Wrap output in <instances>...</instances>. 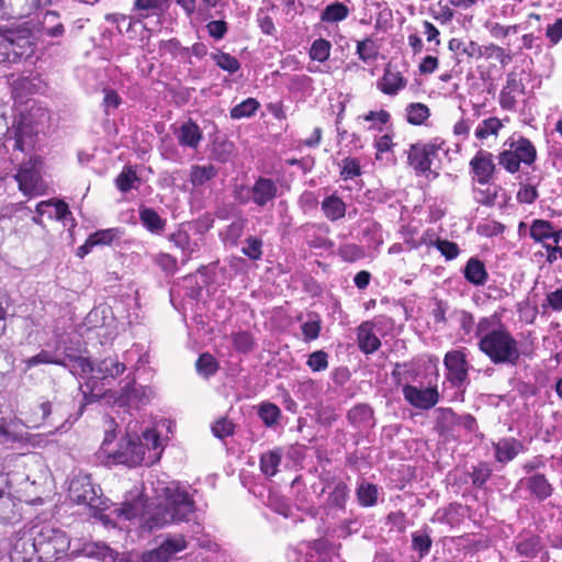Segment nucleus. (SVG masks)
<instances>
[{"label": "nucleus", "instance_id": "ddd939ff", "mask_svg": "<svg viewBox=\"0 0 562 562\" xmlns=\"http://www.w3.org/2000/svg\"><path fill=\"white\" fill-rule=\"evenodd\" d=\"M517 487H525L530 496L538 502L548 499L552 496L554 491L552 484L542 473H536L520 479L517 483Z\"/></svg>", "mask_w": 562, "mask_h": 562}, {"label": "nucleus", "instance_id": "b1692460", "mask_svg": "<svg viewBox=\"0 0 562 562\" xmlns=\"http://www.w3.org/2000/svg\"><path fill=\"white\" fill-rule=\"evenodd\" d=\"M464 279L473 285H484L488 279L485 265L477 258L472 257L468 260L463 269Z\"/></svg>", "mask_w": 562, "mask_h": 562}, {"label": "nucleus", "instance_id": "e433bc0d", "mask_svg": "<svg viewBox=\"0 0 562 562\" xmlns=\"http://www.w3.org/2000/svg\"><path fill=\"white\" fill-rule=\"evenodd\" d=\"M111 310L108 306H99L91 310L85 318V326L87 329H95L108 326L110 321Z\"/></svg>", "mask_w": 562, "mask_h": 562}, {"label": "nucleus", "instance_id": "393cba45", "mask_svg": "<svg viewBox=\"0 0 562 562\" xmlns=\"http://www.w3.org/2000/svg\"><path fill=\"white\" fill-rule=\"evenodd\" d=\"M405 85L406 80L403 76L390 67L385 68L382 79L378 82L380 90L389 95L396 94L398 90L405 87Z\"/></svg>", "mask_w": 562, "mask_h": 562}, {"label": "nucleus", "instance_id": "5fc2aeb1", "mask_svg": "<svg viewBox=\"0 0 562 562\" xmlns=\"http://www.w3.org/2000/svg\"><path fill=\"white\" fill-rule=\"evenodd\" d=\"M263 241L257 236H249L245 239V245L241 248V254L250 260H260L262 257Z\"/></svg>", "mask_w": 562, "mask_h": 562}, {"label": "nucleus", "instance_id": "e2e57ef3", "mask_svg": "<svg viewBox=\"0 0 562 562\" xmlns=\"http://www.w3.org/2000/svg\"><path fill=\"white\" fill-rule=\"evenodd\" d=\"M245 222L244 221H234L232 222L225 229L224 240L228 243L231 246H237L238 240L244 234Z\"/></svg>", "mask_w": 562, "mask_h": 562}, {"label": "nucleus", "instance_id": "6ab92c4d", "mask_svg": "<svg viewBox=\"0 0 562 562\" xmlns=\"http://www.w3.org/2000/svg\"><path fill=\"white\" fill-rule=\"evenodd\" d=\"M175 135L180 146L192 149H196L203 139V133L193 120L183 123L175 131Z\"/></svg>", "mask_w": 562, "mask_h": 562}, {"label": "nucleus", "instance_id": "4468645a", "mask_svg": "<svg viewBox=\"0 0 562 562\" xmlns=\"http://www.w3.org/2000/svg\"><path fill=\"white\" fill-rule=\"evenodd\" d=\"M470 169L480 184H487L493 178L495 164L493 154L480 149L470 160Z\"/></svg>", "mask_w": 562, "mask_h": 562}, {"label": "nucleus", "instance_id": "338daca9", "mask_svg": "<svg viewBox=\"0 0 562 562\" xmlns=\"http://www.w3.org/2000/svg\"><path fill=\"white\" fill-rule=\"evenodd\" d=\"M235 431V425L227 418H220L212 425V432L218 439L229 437Z\"/></svg>", "mask_w": 562, "mask_h": 562}, {"label": "nucleus", "instance_id": "f8f14e48", "mask_svg": "<svg viewBox=\"0 0 562 562\" xmlns=\"http://www.w3.org/2000/svg\"><path fill=\"white\" fill-rule=\"evenodd\" d=\"M278 190L277 182L273 179L258 177L251 186L252 203L260 209L272 205L278 196Z\"/></svg>", "mask_w": 562, "mask_h": 562}, {"label": "nucleus", "instance_id": "dca6fc26", "mask_svg": "<svg viewBox=\"0 0 562 562\" xmlns=\"http://www.w3.org/2000/svg\"><path fill=\"white\" fill-rule=\"evenodd\" d=\"M348 423L358 430L371 429L375 426L374 411L366 403L352 406L346 415Z\"/></svg>", "mask_w": 562, "mask_h": 562}, {"label": "nucleus", "instance_id": "4d7b16f0", "mask_svg": "<svg viewBox=\"0 0 562 562\" xmlns=\"http://www.w3.org/2000/svg\"><path fill=\"white\" fill-rule=\"evenodd\" d=\"M321 328H322L321 317H319V315L314 314V313L310 314L308 321L303 323L301 326L304 339L307 341L318 338Z\"/></svg>", "mask_w": 562, "mask_h": 562}, {"label": "nucleus", "instance_id": "13d9d810", "mask_svg": "<svg viewBox=\"0 0 562 562\" xmlns=\"http://www.w3.org/2000/svg\"><path fill=\"white\" fill-rule=\"evenodd\" d=\"M457 314H458V321L460 324V328L463 331V336L467 337L463 339L465 341H471L473 338H475V329H476V324L474 322L473 315L467 311H459Z\"/></svg>", "mask_w": 562, "mask_h": 562}, {"label": "nucleus", "instance_id": "bf43d9fd", "mask_svg": "<svg viewBox=\"0 0 562 562\" xmlns=\"http://www.w3.org/2000/svg\"><path fill=\"white\" fill-rule=\"evenodd\" d=\"M121 232L119 228L100 229L91 234L88 238L90 244L98 245H110L114 239L119 238Z\"/></svg>", "mask_w": 562, "mask_h": 562}, {"label": "nucleus", "instance_id": "0eeeda50", "mask_svg": "<svg viewBox=\"0 0 562 562\" xmlns=\"http://www.w3.org/2000/svg\"><path fill=\"white\" fill-rule=\"evenodd\" d=\"M109 453L113 457L115 462L133 467L138 464L147 467V460H149L144 447L137 441V436L131 435L122 440L116 451Z\"/></svg>", "mask_w": 562, "mask_h": 562}, {"label": "nucleus", "instance_id": "864d4df0", "mask_svg": "<svg viewBox=\"0 0 562 562\" xmlns=\"http://www.w3.org/2000/svg\"><path fill=\"white\" fill-rule=\"evenodd\" d=\"M135 182H139L135 170L132 167H124L121 173L115 179L116 188L121 192H128L134 188Z\"/></svg>", "mask_w": 562, "mask_h": 562}, {"label": "nucleus", "instance_id": "423d86ee", "mask_svg": "<svg viewBox=\"0 0 562 562\" xmlns=\"http://www.w3.org/2000/svg\"><path fill=\"white\" fill-rule=\"evenodd\" d=\"M55 351L64 356L61 359L66 363L67 360L74 363L80 370L79 375L81 378L92 374L94 366L89 358L82 356V342L78 336H59L55 345Z\"/></svg>", "mask_w": 562, "mask_h": 562}, {"label": "nucleus", "instance_id": "6e6552de", "mask_svg": "<svg viewBox=\"0 0 562 562\" xmlns=\"http://www.w3.org/2000/svg\"><path fill=\"white\" fill-rule=\"evenodd\" d=\"M37 560L33 528L30 532H18L12 540L10 550L11 562H34Z\"/></svg>", "mask_w": 562, "mask_h": 562}, {"label": "nucleus", "instance_id": "c9c22d12", "mask_svg": "<svg viewBox=\"0 0 562 562\" xmlns=\"http://www.w3.org/2000/svg\"><path fill=\"white\" fill-rule=\"evenodd\" d=\"M431 546L432 540L427 527L412 533V549L418 553L419 559H424L428 555Z\"/></svg>", "mask_w": 562, "mask_h": 562}, {"label": "nucleus", "instance_id": "9b49d317", "mask_svg": "<svg viewBox=\"0 0 562 562\" xmlns=\"http://www.w3.org/2000/svg\"><path fill=\"white\" fill-rule=\"evenodd\" d=\"M406 402L418 409H430L439 402L437 387L418 389L417 386L405 384L402 389Z\"/></svg>", "mask_w": 562, "mask_h": 562}, {"label": "nucleus", "instance_id": "4be33fe9", "mask_svg": "<svg viewBox=\"0 0 562 562\" xmlns=\"http://www.w3.org/2000/svg\"><path fill=\"white\" fill-rule=\"evenodd\" d=\"M357 341L359 349L366 353H373L381 347V340L373 333V324L363 322L357 328Z\"/></svg>", "mask_w": 562, "mask_h": 562}, {"label": "nucleus", "instance_id": "58836bf2", "mask_svg": "<svg viewBox=\"0 0 562 562\" xmlns=\"http://www.w3.org/2000/svg\"><path fill=\"white\" fill-rule=\"evenodd\" d=\"M85 555L97 558L104 562H115L117 553L104 543H89L82 549Z\"/></svg>", "mask_w": 562, "mask_h": 562}, {"label": "nucleus", "instance_id": "49530a36", "mask_svg": "<svg viewBox=\"0 0 562 562\" xmlns=\"http://www.w3.org/2000/svg\"><path fill=\"white\" fill-rule=\"evenodd\" d=\"M357 497L361 506H374L378 501L376 485L372 483L362 482L357 488Z\"/></svg>", "mask_w": 562, "mask_h": 562}, {"label": "nucleus", "instance_id": "a211bd4d", "mask_svg": "<svg viewBox=\"0 0 562 562\" xmlns=\"http://www.w3.org/2000/svg\"><path fill=\"white\" fill-rule=\"evenodd\" d=\"M493 447L495 459L499 463L513 461L525 450L524 443L513 437L499 439Z\"/></svg>", "mask_w": 562, "mask_h": 562}, {"label": "nucleus", "instance_id": "4c0bfd02", "mask_svg": "<svg viewBox=\"0 0 562 562\" xmlns=\"http://www.w3.org/2000/svg\"><path fill=\"white\" fill-rule=\"evenodd\" d=\"M19 188L24 194H33L38 182V175L31 168H21L15 176Z\"/></svg>", "mask_w": 562, "mask_h": 562}, {"label": "nucleus", "instance_id": "f704fd0d", "mask_svg": "<svg viewBox=\"0 0 562 562\" xmlns=\"http://www.w3.org/2000/svg\"><path fill=\"white\" fill-rule=\"evenodd\" d=\"M408 164L417 173H426L430 170V161L423 150L422 144H414L408 151Z\"/></svg>", "mask_w": 562, "mask_h": 562}, {"label": "nucleus", "instance_id": "c85d7f7f", "mask_svg": "<svg viewBox=\"0 0 562 562\" xmlns=\"http://www.w3.org/2000/svg\"><path fill=\"white\" fill-rule=\"evenodd\" d=\"M257 414L267 428H276L282 417L281 409L271 402H262L257 407Z\"/></svg>", "mask_w": 562, "mask_h": 562}, {"label": "nucleus", "instance_id": "2f4dec72", "mask_svg": "<svg viewBox=\"0 0 562 562\" xmlns=\"http://www.w3.org/2000/svg\"><path fill=\"white\" fill-rule=\"evenodd\" d=\"M139 220L144 227L153 234L161 233L166 226V221L151 207H140Z\"/></svg>", "mask_w": 562, "mask_h": 562}, {"label": "nucleus", "instance_id": "9d476101", "mask_svg": "<svg viewBox=\"0 0 562 562\" xmlns=\"http://www.w3.org/2000/svg\"><path fill=\"white\" fill-rule=\"evenodd\" d=\"M448 370V380L453 386H461L468 381L469 363L464 352L461 350L448 351L443 359Z\"/></svg>", "mask_w": 562, "mask_h": 562}, {"label": "nucleus", "instance_id": "aec40b11", "mask_svg": "<svg viewBox=\"0 0 562 562\" xmlns=\"http://www.w3.org/2000/svg\"><path fill=\"white\" fill-rule=\"evenodd\" d=\"M505 146L512 148V151L517 156L520 164L530 166L537 158V150L533 144L524 136H518L517 139L510 137L505 142Z\"/></svg>", "mask_w": 562, "mask_h": 562}, {"label": "nucleus", "instance_id": "f257e3e1", "mask_svg": "<svg viewBox=\"0 0 562 562\" xmlns=\"http://www.w3.org/2000/svg\"><path fill=\"white\" fill-rule=\"evenodd\" d=\"M477 348L494 364L515 367L520 359L518 341L496 314L482 317L476 323Z\"/></svg>", "mask_w": 562, "mask_h": 562}, {"label": "nucleus", "instance_id": "f03ea898", "mask_svg": "<svg viewBox=\"0 0 562 562\" xmlns=\"http://www.w3.org/2000/svg\"><path fill=\"white\" fill-rule=\"evenodd\" d=\"M194 512V501L184 487L168 486L165 488V501L150 509L143 530L150 532L171 522L188 521Z\"/></svg>", "mask_w": 562, "mask_h": 562}, {"label": "nucleus", "instance_id": "774afa93", "mask_svg": "<svg viewBox=\"0 0 562 562\" xmlns=\"http://www.w3.org/2000/svg\"><path fill=\"white\" fill-rule=\"evenodd\" d=\"M306 364L315 372L324 371L328 367V355L323 350H317L308 356Z\"/></svg>", "mask_w": 562, "mask_h": 562}, {"label": "nucleus", "instance_id": "603ef678", "mask_svg": "<svg viewBox=\"0 0 562 562\" xmlns=\"http://www.w3.org/2000/svg\"><path fill=\"white\" fill-rule=\"evenodd\" d=\"M407 122L413 125L423 124L430 115L429 109L424 103H411L406 108Z\"/></svg>", "mask_w": 562, "mask_h": 562}, {"label": "nucleus", "instance_id": "20e7f679", "mask_svg": "<svg viewBox=\"0 0 562 562\" xmlns=\"http://www.w3.org/2000/svg\"><path fill=\"white\" fill-rule=\"evenodd\" d=\"M35 547L37 548V561L53 562L60 559L70 547L68 535L50 524L33 527Z\"/></svg>", "mask_w": 562, "mask_h": 562}, {"label": "nucleus", "instance_id": "39448f33", "mask_svg": "<svg viewBox=\"0 0 562 562\" xmlns=\"http://www.w3.org/2000/svg\"><path fill=\"white\" fill-rule=\"evenodd\" d=\"M68 494L71 502L78 505H87L94 510L105 508L101 488L92 483L90 475H75L69 483Z\"/></svg>", "mask_w": 562, "mask_h": 562}, {"label": "nucleus", "instance_id": "c03bdc74", "mask_svg": "<svg viewBox=\"0 0 562 562\" xmlns=\"http://www.w3.org/2000/svg\"><path fill=\"white\" fill-rule=\"evenodd\" d=\"M349 495V488L342 481L335 483L333 491L328 496V505L333 508L345 509Z\"/></svg>", "mask_w": 562, "mask_h": 562}, {"label": "nucleus", "instance_id": "79ce46f5", "mask_svg": "<svg viewBox=\"0 0 562 562\" xmlns=\"http://www.w3.org/2000/svg\"><path fill=\"white\" fill-rule=\"evenodd\" d=\"M503 127V123L499 119L492 116L483 120L475 128L474 135L477 139L483 140L488 136H496L499 130Z\"/></svg>", "mask_w": 562, "mask_h": 562}, {"label": "nucleus", "instance_id": "8fccbe9b", "mask_svg": "<svg viewBox=\"0 0 562 562\" xmlns=\"http://www.w3.org/2000/svg\"><path fill=\"white\" fill-rule=\"evenodd\" d=\"M459 415L451 408H440L438 417V428L441 435H449L453 427L458 426Z\"/></svg>", "mask_w": 562, "mask_h": 562}, {"label": "nucleus", "instance_id": "ea45409f", "mask_svg": "<svg viewBox=\"0 0 562 562\" xmlns=\"http://www.w3.org/2000/svg\"><path fill=\"white\" fill-rule=\"evenodd\" d=\"M168 560L187 548V541L182 535H169L158 546Z\"/></svg>", "mask_w": 562, "mask_h": 562}, {"label": "nucleus", "instance_id": "052dcab7", "mask_svg": "<svg viewBox=\"0 0 562 562\" xmlns=\"http://www.w3.org/2000/svg\"><path fill=\"white\" fill-rule=\"evenodd\" d=\"M213 59L221 69L226 70L229 74L238 71L240 68L238 59L228 53L220 52L213 55Z\"/></svg>", "mask_w": 562, "mask_h": 562}, {"label": "nucleus", "instance_id": "cd10ccee", "mask_svg": "<svg viewBox=\"0 0 562 562\" xmlns=\"http://www.w3.org/2000/svg\"><path fill=\"white\" fill-rule=\"evenodd\" d=\"M21 519V513L18 504L4 494V490L0 493V524H15Z\"/></svg>", "mask_w": 562, "mask_h": 562}, {"label": "nucleus", "instance_id": "a878e982", "mask_svg": "<svg viewBox=\"0 0 562 562\" xmlns=\"http://www.w3.org/2000/svg\"><path fill=\"white\" fill-rule=\"evenodd\" d=\"M321 207L325 217L331 222H336L342 218L346 214V204L336 194H330L326 196L323 200Z\"/></svg>", "mask_w": 562, "mask_h": 562}, {"label": "nucleus", "instance_id": "1a4fd4ad", "mask_svg": "<svg viewBox=\"0 0 562 562\" xmlns=\"http://www.w3.org/2000/svg\"><path fill=\"white\" fill-rule=\"evenodd\" d=\"M515 550L528 559H533L541 553L540 562H549L550 555L544 550L542 538L539 535L526 532L518 535L514 540Z\"/></svg>", "mask_w": 562, "mask_h": 562}, {"label": "nucleus", "instance_id": "72a5a7b5", "mask_svg": "<svg viewBox=\"0 0 562 562\" xmlns=\"http://www.w3.org/2000/svg\"><path fill=\"white\" fill-rule=\"evenodd\" d=\"M25 369L30 370L33 367L40 364H57L61 367H67L68 364L65 362L61 357H59L56 351L52 352L48 350H41L37 355L32 356L24 360Z\"/></svg>", "mask_w": 562, "mask_h": 562}, {"label": "nucleus", "instance_id": "7ed1b4c3", "mask_svg": "<svg viewBox=\"0 0 562 562\" xmlns=\"http://www.w3.org/2000/svg\"><path fill=\"white\" fill-rule=\"evenodd\" d=\"M33 30L26 24L0 27V63L16 64L34 52Z\"/></svg>", "mask_w": 562, "mask_h": 562}, {"label": "nucleus", "instance_id": "0e129e2a", "mask_svg": "<svg viewBox=\"0 0 562 562\" xmlns=\"http://www.w3.org/2000/svg\"><path fill=\"white\" fill-rule=\"evenodd\" d=\"M498 164L510 173L517 172L520 168V161L517 159V156L512 151L510 147L499 153Z\"/></svg>", "mask_w": 562, "mask_h": 562}, {"label": "nucleus", "instance_id": "412c9836", "mask_svg": "<svg viewBox=\"0 0 562 562\" xmlns=\"http://www.w3.org/2000/svg\"><path fill=\"white\" fill-rule=\"evenodd\" d=\"M137 441L142 443L144 450L146 451V456H148L147 467L159 461L162 452L160 437L158 432L154 429H145L142 432V437L137 436Z\"/></svg>", "mask_w": 562, "mask_h": 562}, {"label": "nucleus", "instance_id": "2eb2a0df", "mask_svg": "<svg viewBox=\"0 0 562 562\" xmlns=\"http://www.w3.org/2000/svg\"><path fill=\"white\" fill-rule=\"evenodd\" d=\"M34 31L40 37L59 38L65 34V26L60 21V15L57 11H46L35 25Z\"/></svg>", "mask_w": 562, "mask_h": 562}, {"label": "nucleus", "instance_id": "bb28decb", "mask_svg": "<svg viewBox=\"0 0 562 562\" xmlns=\"http://www.w3.org/2000/svg\"><path fill=\"white\" fill-rule=\"evenodd\" d=\"M125 370L124 363L120 362L116 358H105L101 360L92 373H97V375L92 376V379H108V378H116L121 375Z\"/></svg>", "mask_w": 562, "mask_h": 562}, {"label": "nucleus", "instance_id": "09e8293b", "mask_svg": "<svg viewBox=\"0 0 562 562\" xmlns=\"http://www.w3.org/2000/svg\"><path fill=\"white\" fill-rule=\"evenodd\" d=\"M164 0H135L133 9L138 11L142 19L158 14L162 11Z\"/></svg>", "mask_w": 562, "mask_h": 562}, {"label": "nucleus", "instance_id": "a19ab883", "mask_svg": "<svg viewBox=\"0 0 562 562\" xmlns=\"http://www.w3.org/2000/svg\"><path fill=\"white\" fill-rule=\"evenodd\" d=\"M349 9L342 2L328 4L321 13V20L327 23L340 22L347 19Z\"/></svg>", "mask_w": 562, "mask_h": 562}, {"label": "nucleus", "instance_id": "680f3d73", "mask_svg": "<svg viewBox=\"0 0 562 562\" xmlns=\"http://www.w3.org/2000/svg\"><path fill=\"white\" fill-rule=\"evenodd\" d=\"M330 43L324 38L314 41L312 44L310 56L313 60L325 61L329 57Z\"/></svg>", "mask_w": 562, "mask_h": 562}, {"label": "nucleus", "instance_id": "37998d69", "mask_svg": "<svg viewBox=\"0 0 562 562\" xmlns=\"http://www.w3.org/2000/svg\"><path fill=\"white\" fill-rule=\"evenodd\" d=\"M195 369L200 375H202L205 379H209L210 376L214 375L218 369V362L216 359L209 352H204L200 355L195 362Z\"/></svg>", "mask_w": 562, "mask_h": 562}, {"label": "nucleus", "instance_id": "69168bd1", "mask_svg": "<svg viewBox=\"0 0 562 562\" xmlns=\"http://www.w3.org/2000/svg\"><path fill=\"white\" fill-rule=\"evenodd\" d=\"M357 54L363 61L374 59L378 55L374 42L371 38L359 41L357 44Z\"/></svg>", "mask_w": 562, "mask_h": 562}, {"label": "nucleus", "instance_id": "6e6d98bb", "mask_svg": "<svg viewBox=\"0 0 562 562\" xmlns=\"http://www.w3.org/2000/svg\"><path fill=\"white\" fill-rule=\"evenodd\" d=\"M553 229L551 222L546 220H535L530 226V237L535 241H544L550 239V232Z\"/></svg>", "mask_w": 562, "mask_h": 562}, {"label": "nucleus", "instance_id": "7c9ffc66", "mask_svg": "<svg viewBox=\"0 0 562 562\" xmlns=\"http://www.w3.org/2000/svg\"><path fill=\"white\" fill-rule=\"evenodd\" d=\"M169 239L176 247L181 249L184 256L183 262H187L190 257L200 249L199 244L196 241H191L190 235L186 231L179 229L176 233H172Z\"/></svg>", "mask_w": 562, "mask_h": 562}, {"label": "nucleus", "instance_id": "3c124183", "mask_svg": "<svg viewBox=\"0 0 562 562\" xmlns=\"http://www.w3.org/2000/svg\"><path fill=\"white\" fill-rule=\"evenodd\" d=\"M232 344L234 348L240 353L251 352L255 348L254 336L246 330L232 334Z\"/></svg>", "mask_w": 562, "mask_h": 562}, {"label": "nucleus", "instance_id": "5701e85b", "mask_svg": "<svg viewBox=\"0 0 562 562\" xmlns=\"http://www.w3.org/2000/svg\"><path fill=\"white\" fill-rule=\"evenodd\" d=\"M145 501L143 496L136 495L133 496L131 499H126L124 503L120 504L117 508L114 509V513L117 517L123 518L125 520H131L136 517H143V522L145 518L148 517V510L145 513Z\"/></svg>", "mask_w": 562, "mask_h": 562}, {"label": "nucleus", "instance_id": "f3484780", "mask_svg": "<svg viewBox=\"0 0 562 562\" xmlns=\"http://www.w3.org/2000/svg\"><path fill=\"white\" fill-rule=\"evenodd\" d=\"M151 395V389L138 385L136 382L128 381L126 384L121 389V395L119 401L122 404L128 405V406H138L146 404L149 401V397Z\"/></svg>", "mask_w": 562, "mask_h": 562}, {"label": "nucleus", "instance_id": "473e14b6", "mask_svg": "<svg viewBox=\"0 0 562 562\" xmlns=\"http://www.w3.org/2000/svg\"><path fill=\"white\" fill-rule=\"evenodd\" d=\"M282 460V450L276 448L260 456V470L266 476H273Z\"/></svg>", "mask_w": 562, "mask_h": 562}, {"label": "nucleus", "instance_id": "c756f323", "mask_svg": "<svg viewBox=\"0 0 562 562\" xmlns=\"http://www.w3.org/2000/svg\"><path fill=\"white\" fill-rule=\"evenodd\" d=\"M218 173V169L212 165H193L190 171V182L194 188L204 186L206 182L214 179Z\"/></svg>", "mask_w": 562, "mask_h": 562}, {"label": "nucleus", "instance_id": "de8ad7c7", "mask_svg": "<svg viewBox=\"0 0 562 562\" xmlns=\"http://www.w3.org/2000/svg\"><path fill=\"white\" fill-rule=\"evenodd\" d=\"M471 483L475 488H483L492 475V468L486 462H480L470 472Z\"/></svg>", "mask_w": 562, "mask_h": 562}, {"label": "nucleus", "instance_id": "a18cd8bd", "mask_svg": "<svg viewBox=\"0 0 562 562\" xmlns=\"http://www.w3.org/2000/svg\"><path fill=\"white\" fill-rule=\"evenodd\" d=\"M260 103L255 98H248L238 103L231 110V117L233 120H240L244 117L252 116L259 109Z\"/></svg>", "mask_w": 562, "mask_h": 562}]
</instances>
